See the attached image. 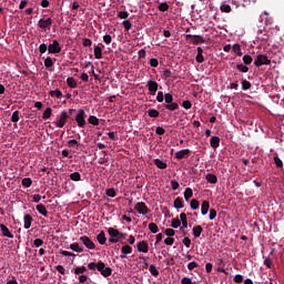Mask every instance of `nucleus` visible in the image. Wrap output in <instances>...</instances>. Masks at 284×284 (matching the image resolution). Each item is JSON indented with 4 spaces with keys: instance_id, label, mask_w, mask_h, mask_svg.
Returning <instances> with one entry per match:
<instances>
[{
    "instance_id": "obj_1",
    "label": "nucleus",
    "mask_w": 284,
    "mask_h": 284,
    "mask_svg": "<svg viewBox=\"0 0 284 284\" xmlns=\"http://www.w3.org/2000/svg\"><path fill=\"white\" fill-rule=\"evenodd\" d=\"M164 101L165 103L163 104V108H165V110H169L170 112L179 110V103L174 102V95H172V93H165Z\"/></svg>"
},
{
    "instance_id": "obj_2",
    "label": "nucleus",
    "mask_w": 284,
    "mask_h": 284,
    "mask_svg": "<svg viewBox=\"0 0 284 284\" xmlns=\"http://www.w3.org/2000/svg\"><path fill=\"white\" fill-rule=\"evenodd\" d=\"M270 63H272V60L265 54H258L254 60V65L256 68H261V65H270Z\"/></svg>"
},
{
    "instance_id": "obj_3",
    "label": "nucleus",
    "mask_w": 284,
    "mask_h": 284,
    "mask_svg": "<svg viewBox=\"0 0 284 284\" xmlns=\"http://www.w3.org/2000/svg\"><path fill=\"white\" fill-rule=\"evenodd\" d=\"M98 272L104 276V278H108V276H112V268L110 266L105 267V263L99 262L98 265Z\"/></svg>"
},
{
    "instance_id": "obj_4",
    "label": "nucleus",
    "mask_w": 284,
    "mask_h": 284,
    "mask_svg": "<svg viewBox=\"0 0 284 284\" xmlns=\"http://www.w3.org/2000/svg\"><path fill=\"white\" fill-rule=\"evenodd\" d=\"M75 122L78 123V128H85V111L83 109L78 111Z\"/></svg>"
},
{
    "instance_id": "obj_5",
    "label": "nucleus",
    "mask_w": 284,
    "mask_h": 284,
    "mask_svg": "<svg viewBox=\"0 0 284 284\" xmlns=\"http://www.w3.org/2000/svg\"><path fill=\"white\" fill-rule=\"evenodd\" d=\"M134 210H136L139 214H142V216H146V214H150V209L148 207V205H145V202H138L134 206Z\"/></svg>"
},
{
    "instance_id": "obj_6",
    "label": "nucleus",
    "mask_w": 284,
    "mask_h": 284,
    "mask_svg": "<svg viewBox=\"0 0 284 284\" xmlns=\"http://www.w3.org/2000/svg\"><path fill=\"white\" fill-rule=\"evenodd\" d=\"M68 119H70V115H68V111H62L60 113V116H58V121H55L57 128H63L65 123H68Z\"/></svg>"
},
{
    "instance_id": "obj_7",
    "label": "nucleus",
    "mask_w": 284,
    "mask_h": 284,
    "mask_svg": "<svg viewBox=\"0 0 284 284\" xmlns=\"http://www.w3.org/2000/svg\"><path fill=\"white\" fill-rule=\"evenodd\" d=\"M49 54H59L61 52V44H59L58 40H53L52 43L48 45Z\"/></svg>"
},
{
    "instance_id": "obj_8",
    "label": "nucleus",
    "mask_w": 284,
    "mask_h": 284,
    "mask_svg": "<svg viewBox=\"0 0 284 284\" xmlns=\"http://www.w3.org/2000/svg\"><path fill=\"white\" fill-rule=\"evenodd\" d=\"M80 241L82 245L87 247V250H97V245L94 242H92V240H90V237L83 235L80 237Z\"/></svg>"
},
{
    "instance_id": "obj_9",
    "label": "nucleus",
    "mask_w": 284,
    "mask_h": 284,
    "mask_svg": "<svg viewBox=\"0 0 284 284\" xmlns=\"http://www.w3.org/2000/svg\"><path fill=\"white\" fill-rule=\"evenodd\" d=\"M38 26L41 28V30H44V32L50 30V27L52 26V18L40 19Z\"/></svg>"
},
{
    "instance_id": "obj_10",
    "label": "nucleus",
    "mask_w": 284,
    "mask_h": 284,
    "mask_svg": "<svg viewBox=\"0 0 284 284\" xmlns=\"http://www.w3.org/2000/svg\"><path fill=\"white\" fill-rule=\"evenodd\" d=\"M108 233L110 236H118L119 241H122L128 236V233H121L114 227H109Z\"/></svg>"
},
{
    "instance_id": "obj_11",
    "label": "nucleus",
    "mask_w": 284,
    "mask_h": 284,
    "mask_svg": "<svg viewBox=\"0 0 284 284\" xmlns=\"http://www.w3.org/2000/svg\"><path fill=\"white\" fill-rule=\"evenodd\" d=\"M186 39H191L193 45H199V43H205V39L202 36L186 34Z\"/></svg>"
},
{
    "instance_id": "obj_12",
    "label": "nucleus",
    "mask_w": 284,
    "mask_h": 284,
    "mask_svg": "<svg viewBox=\"0 0 284 284\" xmlns=\"http://www.w3.org/2000/svg\"><path fill=\"white\" fill-rule=\"evenodd\" d=\"M146 85L149 88V92H151V94H156V91L159 90V83L154 80H149L146 82Z\"/></svg>"
},
{
    "instance_id": "obj_13",
    "label": "nucleus",
    "mask_w": 284,
    "mask_h": 284,
    "mask_svg": "<svg viewBox=\"0 0 284 284\" xmlns=\"http://www.w3.org/2000/svg\"><path fill=\"white\" fill-rule=\"evenodd\" d=\"M136 250L138 252H143L144 254H148L149 250H150V246L148 245V242L145 241H140L138 244H136Z\"/></svg>"
},
{
    "instance_id": "obj_14",
    "label": "nucleus",
    "mask_w": 284,
    "mask_h": 284,
    "mask_svg": "<svg viewBox=\"0 0 284 284\" xmlns=\"http://www.w3.org/2000/svg\"><path fill=\"white\" fill-rule=\"evenodd\" d=\"M190 149H183L175 153V159H179V161H181L182 159H187V156H190Z\"/></svg>"
},
{
    "instance_id": "obj_15",
    "label": "nucleus",
    "mask_w": 284,
    "mask_h": 284,
    "mask_svg": "<svg viewBox=\"0 0 284 284\" xmlns=\"http://www.w3.org/2000/svg\"><path fill=\"white\" fill-rule=\"evenodd\" d=\"M23 221H24V230H30V227H32V222L34 221V219H32V215L30 214H24Z\"/></svg>"
},
{
    "instance_id": "obj_16",
    "label": "nucleus",
    "mask_w": 284,
    "mask_h": 284,
    "mask_svg": "<svg viewBox=\"0 0 284 284\" xmlns=\"http://www.w3.org/2000/svg\"><path fill=\"white\" fill-rule=\"evenodd\" d=\"M0 230L2 232V235L7 236V239H14V235L10 233V229H8L6 224H0Z\"/></svg>"
},
{
    "instance_id": "obj_17",
    "label": "nucleus",
    "mask_w": 284,
    "mask_h": 284,
    "mask_svg": "<svg viewBox=\"0 0 284 284\" xmlns=\"http://www.w3.org/2000/svg\"><path fill=\"white\" fill-rule=\"evenodd\" d=\"M210 145H211V148L216 150V148H219L221 145V138H219L216 135L212 136L210 140Z\"/></svg>"
},
{
    "instance_id": "obj_18",
    "label": "nucleus",
    "mask_w": 284,
    "mask_h": 284,
    "mask_svg": "<svg viewBox=\"0 0 284 284\" xmlns=\"http://www.w3.org/2000/svg\"><path fill=\"white\" fill-rule=\"evenodd\" d=\"M207 183H212V185H216V183H219V178H216V175H214V173H209L205 176Z\"/></svg>"
},
{
    "instance_id": "obj_19",
    "label": "nucleus",
    "mask_w": 284,
    "mask_h": 284,
    "mask_svg": "<svg viewBox=\"0 0 284 284\" xmlns=\"http://www.w3.org/2000/svg\"><path fill=\"white\" fill-rule=\"evenodd\" d=\"M192 232H193V236L195 239H199V237H201V234H203V226L202 225H195L193 227Z\"/></svg>"
},
{
    "instance_id": "obj_20",
    "label": "nucleus",
    "mask_w": 284,
    "mask_h": 284,
    "mask_svg": "<svg viewBox=\"0 0 284 284\" xmlns=\"http://www.w3.org/2000/svg\"><path fill=\"white\" fill-rule=\"evenodd\" d=\"M210 212V203L207 201H203L201 205V214L205 216Z\"/></svg>"
},
{
    "instance_id": "obj_21",
    "label": "nucleus",
    "mask_w": 284,
    "mask_h": 284,
    "mask_svg": "<svg viewBox=\"0 0 284 284\" xmlns=\"http://www.w3.org/2000/svg\"><path fill=\"white\" fill-rule=\"evenodd\" d=\"M37 212H39V214H42V216H48V209H45V205L43 204H38L36 206Z\"/></svg>"
},
{
    "instance_id": "obj_22",
    "label": "nucleus",
    "mask_w": 284,
    "mask_h": 284,
    "mask_svg": "<svg viewBox=\"0 0 284 284\" xmlns=\"http://www.w3.org/2000/svg\"><path fill=\"white\" fill-rule=\"evenodd\" d=\"M97 241L100 243V245H105V241H108V239L105 237V232L101 231L97 235Z\"/></svg>"
},
{
    "instance_id": "obj_23",
    "label": "nucleus",
    "mask_w": 284,
    "mask_h": 284,
    "mask_svg": "<svg viewBox=\"0 0 284 284\" xmlns=\"http://www.w3.org/2000/svg\"><path fill=\"white\" fill-rule=\"evenodd\" d=\"M154 165H156L159 170H165L168 168V163L163 162V160L160 159L154 160Z\"/></svg>"
},
{
    "instance_id": "obj_24",
    "label": "nucleus",
    "mask_w": 284,
    "mask_h": 284,
    "mask_svg": "<svg viewBox=\"0 0 284 284\" xmlns=\"http://www.w3.org/2000/svg\"><path fill=\"white\" fill-rule=\"evenodd\" d=\"M94 57L95 59H103V49L100 45L94 47Z\"/></svg>"
},
{
    "instance_id": "obj_25",
    "label": "nucleus",
    "mask_w": 284,
    "mask_h": 284,
    "mask_svg": "<svg viewBox=\"0 0 284 284\" xmlns=\"http://www.w3.org/2000/svg\"><path fill=\"white\" fill-rule=\"evenodd\" d=\"M175 210H183L184 205H183V199L181 197H176L174 200V203H173Z\"/></svg>"
},
{
    "instance_id": "obj_26",
    "label": "nucleus",
    "mask_w": 284,
    "mask_h": 284,
    "mask_svg": "<svg viewBox=\"0 0 284 284\" xmlns=\"http://www.w3.org/2000/svg\"><path fill=\"white\" fill-rule=\"evenodd\" d=\"M52 116V108H47L44 112L42 113V119L44 121H48Z\"/></svg>"
},
{
    "instance_id": "obj_27",
    "label": "nucleus",
    "mask_w": 284,
    "mask_h": 284,
    "mask_svg": "<svg viewBox=\"0 0 284 284\" xmlns=\"http://www.w3.org/2000/svg\"><path fill=\"white\" fill-rule=\"evenodd\" d=\"M233 52L237 54V57H243V51L241 50V44L235 43L232 48Z\"/></svg>"
},
{
    "instance_id": "obj_28",
    "label": "nucleus",
    "mask_w": 284,
    "mask_h": 284,
    "mask_svg": "<svg viewBox=\"0 0 284 284\" xmlns=\"http://www.w3.org/2000/svg\"><path fill=\"white\" fill-rule=\"evenodd\" d=\"M192 196H194V191H192V189H190V187H186L184 191L185 201L192 199Z\"/></svg>"
},
{
    "instance_id": "obj_29",
    "label": "nucleus",
    "mask_w": 284,
    "mask_h": 284,
    "mask_svg": "<svg viewBox=\"0 0 284 284\" xmlns=\"http://www.w3.org/2000/svg\"><path fill=\"white\" fill-rule=\"evenodd\" d=\"M70 250H72V252H78L79 254L83 252V247L79 246V243H72Z\"/></svg>"
},
{
    "instance_id": "obj_30",
    "label": "nucleus",
    "mask_w": 284,
    "mask_h": 284,
    "mask_svg": "<svg viewBox=\"0 0 284 284\" xmlns=\"http://www.w3.org/2000/svg\"><path fill=\"white\" fill-rule=\"evenodd\" d=\"M158 10H160V12H168V10H170V4H168V2H162L159 4Z\"/></svg>"
},
{
    "instance_id": "obj_31",
    "label": "nucleus",
    "mask_w": 284,
    "mask_h": 284,
    "mask_svg": "<svg viewBox=\"0 0 284 284\" xmlns=\"http://www.w3.org/2000/svg\"><path fill=\"white\" fill-rule=\"evenodd\" d=\"M67 85L69 87V88H77V80L74 79V78H72V77H70V78H68L67 79Z\"/></svg>"
},
{
    "instance_id": "obj_32",
    "label": "nucleus",
    "mask_w": 284,
    "mask_h": 284,
    "mask_svg": "<svg viewBox=\"0 0 284 284\" xmlns=\"http://www.w3.org/2000/svg\"><path fill=\"white\" fill-rule=\"evenodd\" d=\"M49 94L50 97H57V99H61V97H63V92L59 89L50 91Z\"/></svg>"
},
{
    "instance_id": "obj_33",
    "label": "nucleus",
    "mask_w": 284,
    "mask_h": 284,
    "mask_svg": "<svg viewBox=\"0 0 284 284\" xmlns=\"http://www.w3.org/2000/svg\"><path fill=\"white\" fill-rule=\"evenodd\" d=\"M149 230L152 232V234H158L159 233V225L156 223H150L149 224Z\"/></svg>"
},
{
    "instance_id": "obj_34",
    "label": "nucleus",
    "mask_w": 284,
    "mask_h": 284,
    "mask_svg": "<svg viewBox=\"0 0 284 284\" xmlns=\"http://www.w3.org/2000/svg\"><path fill=\"white\" fill-rule=\"evenodd\" d=\"M150 273L152 274V276H159V270L156 268V265L151 264L149 267Z\"/></svg>"
},
{
    "instance_id": "obj_35",
    "label": "nucleus",
    "mask_w": 284,
    "mask_h": 284,
    "mask_svg": "<svg viewBox=\"0 0 284 284\" xmlns=\"http://www.w3.org/2000/svg\"><path fill=\"white\" fill-rule=\"evenodd\" d=\"M105 194H106V196L114 199V196H116V191L114 190V187H110V189L105 190Z\"/></svg>"
},
{
    "instance_id": "obj_36",
    "label": "nucleus",
    "mask_w": 284,
    "mask_h": 284,
    "mask_svg": "<svg viewBox=\"0 0 284 284\" xmlns=\"http://www.w3.org/2000/svg\"><path fill=\"white\" fill-rule=\"evenodd\" d=\"M171 227H173L174 230L181 227V220L180 219H173L171 221Z\"/></svg>"
},
{
    "instance_id": "obj_37",
    "label": "nucleus",
    "mask_w": 284,
    "mask_h": 284,
    "mask_svg": "<svg viewBox=\"0 0 284 284\" xmlns=\"http://www.w3.org/2000/svg\"><path fill=\"white\" fill-rule=\"evenodd\" d=\"M122 26L126 32H130V30H132V22H130V20H124L122 22Z\"/></svg>"
},
{
    "instance_id": "obj_38",
    "label": "nucleus",
    "mask_w": 284,
    "mask_h": 284,
    "mask_svg": "<svg viewBox=\"0 0 284 284\" xmlns=\"http://www.w3.org/2000/svg\"><path fill=\"white\" fill-rule=\"evenodd\" d=\"M103 154H104V156L103 158H100L99 160H98V163H99V165H105V163H108V161H110V159H108L105 155L108 154V152L106 151H103Z\"/></svg>"
},
{
    "instance_id": "obj_39",
    "label": "nucleus",
    "mask_w": 284,
    "mask_h": 284,
    "mask_svg": "<svg viewBox=\"0 0 284 284\" xmlns=\"http://www.w3.org/2000/svg\"><path fill=\"white\" fill-rule=\"evenodd\" d=\"M71 181H81V173L80 172H73L70 175Z\"/></svg>"
},
{
    "instance_id": "obj_40",
    "label": "nucleus",
    "mask_w": 284,
    "mask_h": 284,
    "mask_svg": "<svg viewBox=\"0 0 284 284\" xmlns=\"http://www.w3.org/2000/svg\"><path fill=\"white\" fill-rule=\"evenodd\" d=\"M148 114H149V116H151V119H158V116H159V111H158L156 109H150V110L148 111Z\"/></svg>"
},
{
    "instance_id": "obj_41",
    "label": "nucleus",
    "mask_w": 284,
    "mask_h": 284,
    "mask_svg": "<svg viewBox=\"0 0 284 284\" xmlns=\"http://www.w3.org/2000/svg\"><path fill=\"white\" fill-rule=\"evenodd\" d=\"M44 65L48 70H50V68L54 65V61H52V58L48 57L47 59H44Z\"/></svg>"
},
{
    "instance_id": "obj_42",
    "label": "nucleus",
    "mask_w": 284,
    "mask_h": 284,
    "mask_svg": "<svg viewBox=\"0 0 284 284\" xmlns=\"http://www.w3.org/2000/svg\"><path fill=\"white\" fill-rule=\"evenodd\" d=\"M85 272H88V268H85V266L75 267L74 270V274H77V276H79L80 274H85Z\"/></svg>"
},
{
    "instance_id": "obj_43",
    "label": "nucleus",
    "mask_w": 284,
    "mask_h": 284,
    "mask_svg": "<svg viewBox=\"0 0 284 284\" xmlns=\"http://www.w3.org/2000/svg\"><path fill=\"white\" fill-rule=\"evenodd\" d=\"M21 183H22L23 187H30L32 185V179L24 178V179H22Z\"/></svg>"
},
{
    "instance_id": "obj_44",
    "label": "nucleus",
    "mask_w": 284,
    "mask_h": 284,
    "mask_svg": "<svg viewBox=\"0 0 284 284\" xmlns=\"http://www.w3.org/2000/svg\"><path fill=\"white\" fill-rule=\"evenodd\" d=\"M236 68L240 72H244V73L250 72V68H247V65L243 63L237 64Z\"/></svg>"
},
{
    "instance_id": "obj_45",
    "label": "nucleus",
    "mask_w": 284,
    "mask_h": 284,
    "mask_svg": "<svg viewBox=\"0 0 284 284\" xmlns=\"http://www.w3.org/2000/svg\"><path fill=\"white\" fill-rule=\"evenodd\" d=\"M199 283H200L199 281L192 282V278H190V277H183L181 280V284H199Z\"/></svg>"
},
{
    "instance_id": "obj_46",
    "label": "nucleus",
    "mask_w": 284,
    "mask_h": 284,
    "mask_svg": "<svg viewBox=\"0 0 284 284\" xmlns=\"http://www.w3.org/2000/svg\"><path fill=\"white\" fill-rule=\"evenodd\" d=\"M199 283H200L199 281L192 282V278H190V277H183L181 280V284H199Z\"/></svg>"
},
{
    "instance_id": "obj_47",
    "label": "nucleus",
    "mask_w": 284,
    "mask_h": 284,
    "mask_svg": "<svg viewBox=\"0 0 284 284\" xmlns=\"http://www.w3.org/2000/svg\"><path fill=\"white\" fill-rule=\"evenodd\" d=\"M122 254H132V246L130 245H124L121 247Z\"/></svg>"
},
{
    "instance_id": "obj_48",
    "label": "nucleus",
    "mask_w": 284,
    "mask_h": 284,
    "mask_svg": "<svg viewBox=\"0 0 284 284\" xmlns=\"http://www.w3.org/2000/svg\"><path fill=\"white\" fill-rule=\"evenodd\" d=\"M200 205L201 204L199 203V200H191V202H190L191 210H199Z\"/></svg>"
},
{
    "instance_id": "obj_49",
    "label": "nucleus",
    "mask_w": 284,
    "mask_h": 284,
    "mask_svg": "<svg viewBox=\"0 0 284 284\" xmlns=\"http://www.w3.org/2000/svg\"><path fill=\"white\" fill-rule=\"evenodd\" d=\"M252 61H254V59H252V55L245 54L243 57V62H244L245 65H250L252 63Z\"/></svg>"
},
{
    "instance_id": "obj_50",
    "label": "nucleus",
    "mask_w": 284,
    "mask_h": 284,
    "mask_svg": "<svg viewBox=\"0 0 284 284\" xmlns=\"http://www.w3.org/2000/svg\"><path fill=\"white\" fill-rule=\"evenodd\" d=\"M252 88V83L247 80H242V90H250Z\"/></svg>"
},
{
    "instance_id": "obj_51",
    "label": "nucleus",
    "mask_w": 284,
    "mask_h": 284,
    "mask_svg": "<svg viewBox=\"0 0 284 284\" xmlns=\"http://www.w3.org/2000/svg\"><path fill=\"white\" fill-rule=\"evenodd\" d=\"M220 10H221V12L230 13V12H232V7H230V4H222Z\"/></svg>"
},
{
    "instance_id": "obj_52",
    "label": "nucleus",
    "mask_w": 284,
    "mask_h": 284,
    "mask_svg": "<svg viewBox=\"0 0 284 284\" xmlns=\"http://www.w3.org/2000/svg\"><path fill=\"white\" fill-rule=\"evenodd\" d=\"M156 101H158L159 103H163V101H165V94H163V91H159V92H158Z\"/></svg>"
},
{
    "instance_id": "obj_53",
    "label": "nucleus",
    "mask_w": 284,
    "mask_h": 284,
    "mask_svg": "<svg viewBox=\"0 0 284 284\" xmlns=\"http://www.w3.org/2000/svg\"><path fill=\"white\" fill-rule=\"evenodd\" d=\"M89 123L91 124V125H99V120H98V118L97 116H94V115H91V116H89Z\"/></svg>"
},
{
    "instance_id": "obj_54",
    "label": "nucleus",
    "mask_w": 284,
    "mask_h": 284,
    "mask_svg": "<svg viewBox=\"0 0 284 284\" xmlns=\"http://www.w3.org/2000/svg\"><path fill=\"white\" fill-rule=\"evenodd\" d=\"M12 123H19V111H14L11 115Z\"/></svg>"
},
{
    "instance_id": "obj_55",
    "label": "nucleus",
    "mask_w": 284,
    "mask_h": 284,
    "mask_svg": "<svg viewBox=\"0 0 284 284\" xmlns=\"http://www.w3.org/2000/svg\"><path fill=\"white\" fill-rule=\"evenodd\" d=\"M130 17V13L128 11H119L118 18L119 19H128Z\"/></svg>"
},
{
    "instance_id": "obj_56",
    "label": "nucleus",
    "mask_w": 284,
    "mask_h": 284,
    "mask_svg": "<svg viewBox=\"0 0 284 284\" xmlns=\"http://www.w3.org/2000/svg\"><path fill=\"white\" fill-rule=\"evenodd\" d=\"M182 108H184V110H190L192 109V102L190 100H184L182 102Z\"/></svg>"
},
{
    "instance_id": "obj_57",
    "label": "nucleus",
    "mask_w": 284,
    "mask_h": 284,
    "mask_svg": "<svg viewBox=\"0 0 284 284\" xmlns=\"http://www.w3.org/2000/svg\"><path fill=\"white\" fill-rule=\"evenodd\" d=\"M82 45L84 48H90L92 45V40L88 39V38H83L82 39Z\"/></svg>"
},
{
    "instance_id": "obj_58",
    "label": "nucleus",
    "mask_w": 284,
    "mask_h": 284,
    "mask_svg": "<svg viewBox=\"0 0 284 284\" xmlns=\"http://www.w3.org/2000/svg\"><path fill=\"white\" fill-rule=\"evenodd\" d=\"M88 267L89 270H92V271L99 270V262L98 263L91 262L88 264Z\"/></svg>"
},
{
    "instance_id": "obj_59",
    "label": "nucleus",
    "mask_w": 284,
    "mask_h": 284,
    "mask_svg": "<svg viewBox=\"0 0 284 284\" xmlns=\"http://www.w3.org/2000/svg\"><path fill=\"white\" fill-rule=\"evenodd\" d=\"M195 267H199V263H196V262H190V263L187 264V270H189L190 272H192V270H194Z\"/></svg>"
},
{
    "instance_id": "obj_60",
    "label": "nucleus",
    "mask_w": 284,
    "mask_h": 284,
    "mask_svg": "<svg viewBox=\"0 0 284 284\" xmlns=\"http://www.w3.org/2000/svg\"><path fill=\"white\" fill-rule=\"evenodd\" d=\"M274 163H275L276 168H282L283 166V161L280 160L278 156H274Z\"/></svg>"
},
{
    "instance_id": "obj_61",
    "label": "nucleus",
    "mask_w": 284,
    "mask_h": 284,
    "mask_svg": "<svg viewBox=\"0 0 284 284\" xmlns=\"http://www.w3.org/2000/svg\"><path fill=\"white\" fill-rule=\"evenodd\" d=\"M164 234H165L166 236H174V234H176V231H174L173 229H166V230L164 231Z\"/></svg>"
},
{
    "instance_id": "obj_62",
    "label": "nucleus",
    "mask_w": 284,
    "mask_h": 284,
    "mask_svg": "<svg viewBox=\"0 0 284 284\" xmlns=\"http://www.w3.org/2000/svg\"><path fill=\"white\" fill-rule=\"evenodd\" d=\"M155 133L159 134L160 136H163V134H165V129H163V126H158L155 129Z\"/></svg>"
},
{
    "instance_id": "obj_63",
    "label": "nucleus",
    "mask_w": 284,
    "mask_h": 284,
    "mask_svg": "<svg viewBox=\"0 0 284 284\" xmlns=\"http://www.w3.org/2000/svg\"><path fill=\"white\" fill-rule=\"evenodd\" d=\"M33 245H34V247H41V245H43V240H41V239H36V240L33 241Z\"/></svg>"
},
{
    "instance_id": "obj_64",
    "label": "nucleus",
    "mask_w": 284,
    "mask_h": 284,
    "mask_svg": "<svg viewBox=\"0 0 284 284\" xmlns=\"http://www.w3.org/2000/svg\"><path fill=\"white\" fill-rule=\"evenodd\" d=\"M171 187H172V190H178L180 187L179 181L172 180Z\"/></svg>"
}]
</instances>
